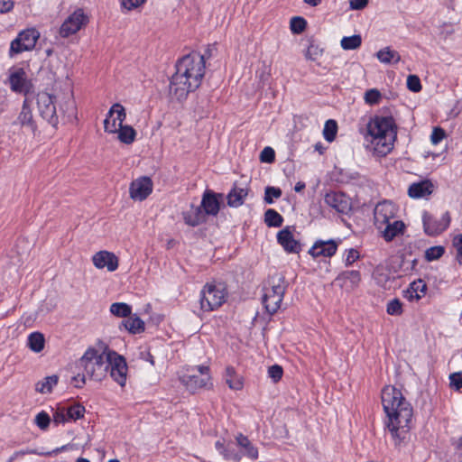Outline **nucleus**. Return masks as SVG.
Returning a JSON list of instances; mask_svg holds the SVG:
<instances>
[{
	"label": "nucleus",
	"mask_w": 462,
	"mask_h": 462,
	"mask_svg": "<svg viewBox=\"0 0 462 462\" xmlns=\"http://www.w3.org/2000/svg\"><path fill=\"white\" fill-rule=\"evenodd\" d=\"M382 236L386 242L393 241L399 235H402L405 230V225L402 220L393 219L383 225Z\"/></svg>",
	"instance_id": "nucleus-25"
},
{
	"label": "nucleus",
	"mask_w": 462,
	"mask_h": 462,
	"mask_svg": "<svg viewBox=\"0 0 462 462\" xmlns=\"http://www.w3.org/2000/svg\"><path fill=\"white\" fill-rule=\"evenodd\" d=\"M68 414L65 407L58 408L53 413V421L56 424L65 423L69 421Z\"/></svg>",
	"instance_id": "nucleus-51"
},
{
	"label": "nucleus",
	"mask_w": 462,
	"mask_h": 462,
	"mask_svg": "<svg viewBox=\"0 0 462 462\" xmlns=\"http://www.w3.org/2000/svg\"><path fill=\"white\" fill-rule=\"evenodd\" d=\"M306 187V184L303 181H298L294 187V190L296 192L302 191Z\"/></svg>",
	"instance_id": "nucleus-63"
},
{
	"label": "nucleus",
	"mask_w": 462,
	"mask_h": 462,
	"mask_svg": "<svg viewBox=\"0 0 462 462\" xmlns=\"http://www.w3.org/2000/svg\"><path fill=\"white\" fill-rule=\"evenodd\" d=\"M360 257V254L356 249L350 248L346 250L344 254V263L346 266L352 265Z\"/></svg>",
	"instance_id": "nucleus-46"
},
{
	"label": "nucleus",
	"mask_w": 462,
	"mask_h": 462,
	"mask_svg": "<svg viewBox=\"0 0 462 462\" xmlns=\"http://www.w3.org/2000/svg\"><path fill=\"white\" fill-rule=\"evenodd\" d=\"M337 132V124L335 120L329 119L325 123L323 129L324 139L328 142L335 140Z\"/></svg>",
	"instance_id": "nucleus-38"
},
{
	"label": "nucleus",
	"mask_w": 462,
	"mask_h": 462,
	"mask_svg": "<svg viewBox=\"0 0 462 462\" xmlns=\"http://www.w3.org/2000/svg\"><path fill=\"white\" fill-rule=\"evenodd\" d=\"M307 26V21L300 16H294L291 19L290 29L295 34L301 33Z\"/></svg>",
	"instance_id": "nucleus-40"
},
{
	"label": "nucleus",
	"mask_w": 462,
	"mask_h": 462,
	"mask_svg": "<svg viewBox=\"0 0 462 462\" xmlns=\"http://www.w3.org/2000/svg\"><path fill=\"white\" fill-rule=\"evenodd\" d=\"M152 191V181L149 177H141L130 184V198L134 200L143 201Z\"/></svg>",
	"instance_id": "nucleus-15"
},
{
	"label": "nucleus",
	"mask_w": 462,
	"mask_h": 462,
	"mask_svg": "<svg viewBox=\"0 0 462 462\" xmlns=\"http://www.w3.org/2000/svg\"><path fill=\"white\" fill-rule=\"evenodd\" d=\"M60 111L67 114L69 117H75L76 105L74 104V101L69 98L65 104L60 105Z\"/></svg>",
	"instance_id": "nucleus-53"
},
{
	"label": "nucleus",
	"mask_w": 462,
	"mask_h": 462,
	"mask_svg": "<svg viewBox=\"0 0 462 462\" xmlns=\"http://www.w3.org/2000/svg\"><path fill=\"white\" fill-rule=\"evenodd\" d=\"M40 38V32L35 28H28L20 32L11 42L9 56L14 57L23 51H32Z\"/></svg>",
	"instance_id": "nucleus-8"
},
{
	"label": "nucleus",
	"mask_w": 462,
	"mask_h": 462,
	"mask_svg": "<svg viewBox=\"0 0 462 462\" xmlns=\"http://www.w3.org/2000/svg\"><path fill=\"white\" fill-rule=\"evenodd\" d=\"M226 446V441H220V440H217L216 442V448L219 451L220 454H222L226 459H228V454L226 453V449L225 448Z\"/></svg>",
	"instance_id": "nucleus-61"
},
{
	"label": "nucleus",
	"mask_w": 462,
	"mask_h": 462,
	"mask_svg": "<svg viewBox=\"0 0 462 462\" xmlns=\"http://www.w3.org/2000/svg\"><path fill=\"white\" fill-rule=\"evenodd\" d=\"M206 218L200 206H191L189 210L183 212L184 222L190 226L200 225L206 221Z\"/></svg>",
	"instance_id": "nucleus-28"
},
{
	"label": "nucleus",
	"mask_w": 462,
	"mask_h": 462,
	"mask_svg": "<svg viewBox=\"0 0 462 462\" xmlns=\"http://www.w3.org/2000/svg\"><path fill=\"white\" fill-rule=\"evenodd\" d=\"M397 208L390 201H383L376 205L374 215V222L378 229H383V225L395 219Z\"/></svg>",
	"instance_id": "nucleus-14"
},
{
	"label": "nucleus",
	"mask_w": 462,
	"mask_h": 462,
	"mask_svg": "<svg viewBox=\"0 0 462 462\" xmlns=\"http://www.w3.org/2000/svg\"><path fill=\"white\" fill-rule=\"evenodd\" d=\"M210 379L209 368L206 365L193 367L180 376L181 383L191 393L211 385Z\"/></svg>",
	"instance_id": "nucleus-6"
},
{
	"label": "nucleus",
	"mask_w": 462,
	"mask_h": 462,
	"mask_svg": "<svg viewBox=\"0 0 462 462\" xmlns=\"http://www.w3.org/2000/svg\"><path fill=\"white\" fill-rule=\"evenodd\" d=\"M361 273L357 270H347L341 272L335 279V282L341 287L349 290L356 288L361 282Z\"/></svg>",
	"instance_id": "nucleus-22"
},
{
	"label": "nucleus",
	"mask_w": 462,
	"mask_h": 462,
	"mask_svg": "<svg viewBox=\"0 0 462 462\" xmlns=\"http://www.w3.org/2000/svg\"><path fill=\"white\" fill-rule=\"evenodd\" d=\"M67 448V446H62L61 448H58L51 452H47V453H39V455H43V456H51L52 454H57L58 452H60V450H65ZM31 454H38V452H36L35 450L33 449H24V450H19V451H15L9 458L8 462H13L14 461L15 459L21 457H23L25 455H31Z\"/></svg>",
	"instance_id": "nucleus-37"
},
{
	"label": "nucleus",
	"mask_w": 462,
	"mask_h": 462,
	"mask_svg": "<svg viewBox=\"0 0 462 462\" xmlns=\"http://www.w3.org/2000/svg\"><path fill=\"white\" fill-rule=\"evenodd\" d=\"M451 217L448 211H446L438 218L428 212L422 214L424 232L430 236H437L444 232L450 225Z\"/></svg>",
	"instance_id": "nucleus-10"
},
{
	"label": "nucleus",
	"mask_w": 462,
	"mask_h": 462,
	"mask_svg": "<svg viewBox=\"0 0 462 462\" xmlns=\"http://www.w3.org/2000/svg\"><path fill=\"white\" fill-rule=\"evenodd\" d=\"M14 124H18L22 128H24L32 135L36 134L37 125L33 119L32 112L27 99L23 101L22 110Z\"/></svg>",
	"instance_id": "nucleus-20"
},
{
	"label": "nucleus",
	"mask_w": 462,
	"mask_h": 462,
	"mask_svg": "<svg viewBox=\"0 0 462 462\" xmlns=\"http://www.w3.org/2000/svg\"><path fill=\"white\" fill-rule=\"evenodd\" d=\"M122 325L132 334H139L144 330V322L139 317L129 316L122 321Z\"/></svg>",
	"instance_id": "nucleus-32"
},
{
	"label": "nucleus",
	"mask_w": 462,
	"mask_h": 462,
	"mask_svg": "<svg viewBox=\"0 0 462 462\" xmlns=\"http://www.w3.org/2000/svg\"><path fill=\"white\" fill-rule=\"evenodd\" d=\"M59 383V376L52 374L46 376L35 383V391L42 394L51 393Z\"/></svg>",
	"instance_id": "nucleus-29"
},
{
	"label": "nucleus",
	"mask_w": 462,
	"mask_h": 462,
	"mask_svg": "<svg viewBox=\"0 0 462 462\" xmlns=\"http://www.w3.org/2000/svg\"><path fill=\"white\" fill-rule=\"evenodd\" d=\"M456 448L459 451H462V436L459 438V439L456 442Z\"/></svg>",
	"instance_id": "nucleus-64"
},
{
	"label": "nucleus",
	"mask_w": 462,
	"mask_h": 462,
	"mask_svg": "<svg viewBox=\"0 0 462 462\" xmlns=\"http://www.w3.org/2000/svg\"><path fill=\"white\" fill-rule=\"evenodd\" d=\"M37 106L40 116L51 125L56 127L59 124V117L53 97L46 92L39 93L37 95Z\"/></svg>",
	"instance_id": "nucleus-11"
},
{
	"label": "nucleus",
	"mask_w": 462,
	"mask_h": 462,
	"mask_svg": "<svg viewBox=\"0 0 462 462\" xmlns=\"http://www.w3.org/2000/svg\"><path fill=\"white\" fill-rule=\"evenodd\" d=\"M110 350L108 346L102 342L98 344V349L88 347L79 358V365L90 379L100 382L108 374V361L105 353Z\"/></svg>",
	"instance_id": "nucleus-4"
},
{
	"label": "nucleus",
	"mask_w": 462,
	"mask_h": 462,
	"mask_svg": "<svg viewBox=\"0 0 462 462\" xmlns=\"http://www.w3.org/2000/svg\"><path fill=\"white\" fill-rule=\"evenodd\" d=\"M341 243V240L338 239L337 241L334 239L329 240H321L319 239L315 241L313 245L309 250V254L313 258L318 257H332L337 250V247L339 244Z\"/></svg>",
	"instance_id": "nucleus-16"
},
{
	"label": "nucleus",
	"mask_w": 462,
	"mask_h": 462,
	"mask_svg": "<svg viewBox=\"0 0 462 462\" xmlns=\"http://www.w3.org/2000/svg\"><path fill=\"white\" fill-rule=\"evenodd\" d=\"M51 419L47 412L42 411L35 417V422L37 426L42 430H46L49 427Z\"/></svg>",
	"instance_id": "nucleus-50"
},
{
	"label": "nucleus",
	"mask_w": 462,
	"mask_h": 462,
	"mask_svg": "<svg viewBox=\"0 0 462 462\" xmlns=\"http://www.w3.org/2000/svg\"><path fill=\"white\" fill-rule=\"evenodd\" d=\"M264 223L268 227H280L283 223V217L275 209L268 208L264 212Z\"/></svg>",
	"instance_id": "nucleus-33"
},
{
	"label": "nucleus",
	"mask_w": 462,
	"mask_h": 462,
	"mask_svg": "<svg viewBox=\"0 0 462 462\" xmlns=\"http://www.w3.org/2000/svg\"><path fill=\"white\" fill-rule=\"evenodd\" d=\"M368 4V0H350V8L352 10H362Z\"/></svg>",
	"instance_id": "nucleus-60"
},
{
	"label": "nucleus",
	"mask_w": 462,
	"mask_h": 462,
	"mask_svg": "<svg viewBox=\"0 0 462 462\" xmlns=\"http://www.w3.org/2000/svg\"><path fill=\"white\" fill-rule=\"evenodd\" d=\"M325 202L328 206L339 213H345L349 209V203L346 196L338 192L327 193Z\"/></svg>",
	"instance_id": "nucleus-23"
},
{
	"label": "nucleus",
	"mask_w": 462,
	"mask_h": 462,
	"mask_svg": "<svg viewBox=\"0 0 462 462\" xmlns=\"http://www.w3.org/2000/svg\"><path fill=\"white\" fill-rule=\"evenodd\" d=\"M382 404L386 414L385 427L394 445L401 446L409 439L413 408L402 393L392 385L383 387Z\"/></svg>",
	"instance_id": "nucleus-1"
},
{
	"label": "nucleus",
	"mask_w": 462,
	"mask_h": 462,
	"mask_svg": "<svg viewBox=\"0 0 462 462\" xmlns=\"http://www.w3.org/2000/svg\"><path fill=\"white\" fill-rule=\"evenodd\" d=\"M146 0H122L121 5L127 11L135 9L145 3Z\"/></svg>",
	"instance_id": "nucleus-56"
},
{
	"label": "nucleus",
	"mask_w": 462,
	"mask_h": 462,
	"mask_svg": "<svg viewBox=\"0 0 462 462\" xmlns=\"http://www.w3.org/2000/svg\"><path fill=\"white\" fill-rule=\"evenodd\" d=\"M248 195L247 187L239 188L236 185L233 186V207H238L244 203V199Z\"/></svg>",
	"instance_id": "nucleus-39"
},
{
	"label": "nucleus",
	"mask_w": 462,
	"mask_h": 462,
	"mask_svg": "<svg viewBox=\"0 0 462 462\" xmlns=\"http://www.w3.org/2000/svg\"><path fill=\"white\" fill-rule=\"evenodd\" d=\"M116 133H118V139L126 144L132 143L136 135L135 130L129 125H122Z\"/></svg>",
	"instance_id": "nucleus-34"
},
{
	"label": "nucleus",
	"mask_w": 462,
	"mask_h": 462,
	"mask_svg": "<svg viewBox=\"0 0 462 462\" xmlns=\"http://www.w3.org/2000/svg\"><path fill=\"white\" fill-rule=\"evenodd\" d=\"M14 5L13 0H0V14L9 13L14 8Z\"/></svg>",
	"instance_id": "nucleus-58"
},
{
	"label": "nucleus",
	"mask_w": 462,
	"mask_h": 462,
	"mask_svg": "<svg viewBox=\"0 0 462 462\" xmlns=\"http://www.w3.org/2000/svg\"><path fill=\"white\" fill-rule=\"evenodd\" d=\"M92 262L96 268H106L108 272H114L118 268L119 260L117 256L108 251H99L92 256Z\"/></svg>",
	"instance_id": "nucleus-18"
},
{
	"label": "nucleus",
	"mask_w": 462,
	"mask_h": 462,
	"mask_svg": "<svg viewBox=\"0 0 462 462\" xmlns=\"http://www.w3.org/2000/svg\"><path fill=\"white\" fill-rule=\"evenodd\" d=\"M362 44V38L359 34H355L348 37H343L340 45L346 51H352L358 49Z\"/></svg>",
	"instance_id": "nucleus-35"
},
{
	"label": "nucleus",
	"mask_w": 462,
	"mask_h": 462,
	"mask_svg": "<svg viewBox=\"0 0 462 462\" xmlns=\"http://www.w3.org/2000/svg\"><path fill=\"white\" fill-rule=\"evenodd\" d=\"M210 56L211 51L208 48L204 54L192 52L179 60L171 79L170 95L180 101L196 90L205 74V60Z\"/></svg>",
	"instance_id": "nucleus-2"
},
{
	"label": "nucleus",
	"mask_w": 462,
	"mask_h": 462,
	"mask_svg": "<svg viewBox=\"0 0 462 462\" xmlns=\"http://www.w3.org/2000/svg\"><path fill=\"white\" fill-rule=\"evenodd\" d=\"M106 354L108 361V372L110 376L120 386H125L128 371L125 358L112 349L107 351Z\"/></svg>",
	"instance_id": "nucleus-9"
},
{
	"label": "nucleus",
	"mask_w": 462,
	"mask_h": 462,
	"mask_svg": "<svg viewBox=\"0 0 462 462\" xmlns=\"http://www.w3.org/2000/svg\"><path fill=\"white\" fill-rule=\"evenodd\" d=\"M88 23V17L81 9L75 11L61 24L60 34L66 38L79 32Z\"/></svg>",
	"instance_id": "nucleus-13"
},
{
	"label": "nucleus",
	"mask_w": 462,
	"mask_h": 462,
	"mask_svg": "<svg viewBox=\"0 0 462 462\" xmlns=\"http://www.w3.org/2000/svg\"><path fill=\"white\" fill-rule=\"evenodd\" d=\"M223 194L215 193L211 190H206L203 194L200 208L207 216H216L220 208V199H222Z\"/></svg>",
	"instance_id": "nucleus-19"
},
{
	"label": "nucleus",
	"mask_w": 462,
	"mask_h": 462,
	"mask_svg": "<svg viewBox=\"0 0 462 462\" xmlns=\"http://www.w3.org/2000/svg\"><path fill=\"white\" fill-rule=\"evenodd\" d=\"M143 359H145L146 361L150 362V364L152 365H154V359H153V356L149 353V352H145V353H141Z\"/></svg>",
	"instance_id": "nucleus-62"
},
{
	"label": "nucleus",
	"mask_w": 462,
	"mask_h": 462,
	"mask_svg": "<svg viewBox=\"0 0 462 462\" xmlns=\"http://www.w3.org/2000/svg\"><path fill=\"white\" fill-rule=\"evenodd\" d=\"M86 374H78L77 375L73 376L71 379L72 383L77 388H81L86 383Z\"/></svg>",
	"instance_id": "nucleus-59"
},
{
	"label": "nucleus",
	"mask_w": 462,
	"mask_h": 462,
	"mask_svg": "<svg viewBox=\"0 0 462 462\" xmlns=\"http://www.w3.org/2000/svg\"><path fill=\"white\" fill-rule=\"evenodd\" d=\"M450 386L457 391L462 388V372L453 373L449 375Z\"/></svg>",
	"instance_id": "nucleus-55"
},
{
	"label": "nucleus",
	"mask_w": 462,
	"mask_h": 462,
	"mask_svg": "<svg viewBox=\"0 0 462 462\" xmlns=\"http://www.w3.org/2000/svg\"><path fill=\"white\" fill-rule=\"evenodd\" d=\"M426 283L419 279L411 282L409 287L402 291V295L409 301L419 300L426 294Z\"/></svg>",
	"instance_id": "nucleus-27"
},
{
	"label": "nucleus",
	"mask_w": 462,
	"mask_h": 462,
	"mask_svg": "<svg viewBox=\"0 0 462 462\" xmlns=\"http://www.w3.org/2000/svg\"><path fill=\"white\" fill-rule=\"evenodd\" d=\"M69 420H76L83 417L85 407L81 404H75L66 408Z\"/></svg>",
	"instance_id": "nucleus-43"
},
{
	"label": "nucleus",
	"mask_w": 462,
	"mask_h": 462,
	"mask_svg": "<svg viewBox=\"0 0 462 462\" xmlns=\"http://www.w3.org/2000/svg\"><path fill=\"white\" fill-rule=\"evenodd\" d=\"M287 288L284 276L275 273L269 277L263 291L262 303L270 315L275 314L281 308Z\"/></svg>",
	"instance_id": "nucleus-5"
},
{
	"label": "nucleus",
	"mask_w": 462,
	"mask_h": 462,
	"mask_svg": "<svg viewBox=\"0 0 462 462\" xmlns=\"http://www.w3.org/2000/svg\"><path fill=\"white\" fill-rule=\"evenodd\" d=\"M386 312L392 316H400L402 314V303L399 299L390 300L386 307Z\"/></svg>",
	"instance_id": "nucleus-44"
},
{
	"label": "nucleus",
	"mask_w": 462,
	"mask_h": 462,
	"mask_svg": "<svg viewBox=\"0 0 462 462\" xmlns=\"http://www.w3.org/2000/svg\"><path fill=\"white\" fill-rule=\"evenodd\" d=\"M446 137V133L441 127H435L430 135V141L433 144H438Z\"/></svg>",
	"instance_id": "nucleus-54"
},
{
	"label": "nucleus",
	"mask_w": 462,
	"mask_h": 462,
	"mask_svg": "<svg viewBox=\"0 0 462 462\" xmlns=\"http://www.w3.org/2000/svg\"><path fill=\"white\" fill-rule=\"evenodd\" d=\"M236 443L238 448V452L236 454H233V460L239 461L242 457H246L251 460L258 458V449L248 437L239 433L236 437Z\"/></svg>",
	"instance_id": "nucleus-17"
},
{
	"label": "nucleus",
	"mask_w": 462,
	"mask_h": 462,
	"mask_svg": "<svg viewBox=\"0 0 462 462\" xmlns=\"http://www.w3.org/2000/svg\"><path fill=\"white\" fill-rule=\"evenodd\" d=\"M445 253V248L441 245L431 246L425 251V259L432 262L439 259Z\"/></svg>",
	"instance_id": "nucleus-42"
},
{
	"label": "nucleus",
	"mask_w": 462,
	"mask_h": 462,
	"mask_svg": "<svg viewBox=\"0 0 462 462\" xmlns=\"http://www.w3.org/2000/svg\"><path fill=\"white\" fill-rule=\"evenodd\" d=\"M110 312L120 318H128L131 315L132 308L124 302H116L110 306Z\"/></svg>",
	"instance_id": "nucleus-36"
},
{
	"label": "nucleus",
	"mask_w": 462,
	"mask_h": 462,
	"mask_svg": "<svg viewBox=\"0 0 462 462\" xmlns=\"http://www.w3.org/2000/svg\"><path fill=\"white\" fill-rule=\"evenodd\" d=\"M126 118L125 107L119 104H114L108 111L106 118L104 120V128L107 133L115 134L119 127H122Z\"/></svg>",
	"instance_id": "nucleus-12"
},
{
	"label": "nucleus",
	"mask_w": 462,
	"mask_h": 462,
	"mask_svg": "<svg viewBox=\"0 0 462 462\" xmlns=\"http://www.w3.org/2000/svg\"><path fill=\"white\" fill-rule=\"evenodd\" d=\"M45 345V338L41 332H32L28 336L27 346L29 348L35 352L40 353Z\"/></svg>",
	"instance_id": "nucleus-31"
},
{
	"label": "nucleus",
	"mask_w": 462,
	"mask_h": 462,
	"mask_svg": "<svg viewBox=\"0 0 462 462\" xmlns=\"http://www.w3.org/2000/svg\"><path fill=\"white\" fill-rule=\"evenodd\" d=\"M292 226H286L277 234V242L287 253L297 254L300 251V245L291 231Z\"/></svg>",
	"instance_id": "nucleus-21"
},
{
	"label": "nucleus",
	"mask_w": 462,
	"mask_h": 462,
	"mask_svg": "<svg viewBox=\"0 0 462 462\" xmlns=\"http://www.w3.org/2000/svg\"><path fill=\"white\" fill-rule=\"evenodd\" d=\"M322 54V50L319 46L310 44L305 51V58L309 60H317Z\"/></svg>",
	"instance_id": "nucleus-47"
},
{
	"label": "nucleus",
	"mask_w": 462,
	"mask_h": 462,
	"mask_svg": "<svg viewBox=\"0 0 462 462\" xmlns=\"http://www.w3.org/2000/svg\"><path fill=\"white\" fill-rule=\"evenodd\" d=\"M275 160V152L272 147H264L260 153L262 162L272 163Z\"/></svg>",
	"instance_id": "nucleus-49"
},
{
	"label": "nucleus",
	"mask_w": 462,
	"mask_h": 462,
	"mask_svg": "<svg viewBox=\"0 0 462 462\" xmlns=\"http://www.w3.org/2000/svg\"><path fill=\"white\" fill-rule=\"evenodd\" d=\"M283 374V370L281 365H273L268 369V375L273 379L274 383L279 382Z\"/></svg>",
	"instance_id": "nucleus-52"
},
{
	"label": "nucleus",
	"mask_w": 462,
	"mask_h": 462,
	"mask_svg": "<svg viewBox=\"0 0 462 462\" xmlns=\"http://www.w3.org/2000/svg\"><path fill=\"white\" fill-rule=\"evenodd\" d=\"M381 97L382 95L379 90L376 88H371L365 93L364 98L366 104L375 105L379 103Z\"/></svg>",
	"instance_id": "nucleus-45"
},
{
	"label": "nucleus",
	"mask_w": 462,
	"mask_h": 462,
	"mask_svg": "<svg viewBox=\"0 0 462 462\" xmlns=\"http://www.w3.org/2000/svg\"><path fill=\"white\" fill-rule=\"evenodd\" d=\"M434 186L429 180L414 182L408 189V195L413 199H420L430 195Z\"/></svg>",
	"instance_id": "nucleus-24"
},
{
	"label": "nucleus",
	"mask_w": 462,
	"mask_h": 462,
	"mask_svg": "<svg viewBox=\"0 0 462 462\" xmlns=\"http://www.w3.org/2000/svg\"><path fill=\"white\" fill-rule=\"evenodd\" d=\"M453 245L457 249V260L462 265V235L455 237Z\"/></svg>",
	"instance_id": "nucleus-57"
},
{
	"label": "nucleus",
	"mask_w": 462,
	"mask_h": 462,
	"mask_svg": "<svg viewBox=\"0 0 462 462\" xmlns=\"http://www.w3.org/2000/svg\"><path fill=\"white\" fill-rule=\"evenodd\" d=\"M282 189L280 188H276V187H273V186H268L265 188V190H264V202L266 204H273V199H280L282 197Z\"/></svg>",
	"instance_id": "nucleus-41"
},
{
	"label": "nucleus",
	"mask_w": 462,
	"mask_h": 462,
	"mask_svg": "<svg viewBox=\"0 0 462 462\" xmlns=\"http://www.w3.org/2000/svg\"><path fill=\"white\" fill-rule=\"evenodd\" d=\"M407 88L412 92H419L421 90L420 79L416 75H409L407 78Z\"/></svg>",
	"instance_id": "nucleus-48"
},
{
	"label": "nucleus",
	"mask_w": 462,
	"mask_h": 462,
	"mask_svg": "<svg viewBox=\"0 0 462 462\" xmlns=\"http://www.w3.org/2000/svg\"><path fill=\"white\" fill-rule=\"evenodd\" d=\"M26 72L23 69H16L10 73V88L14 92L22 93L27 90Z\"/></svg>",
	"instance_id": "nucleus-26"
},
{
	"label": "nucleus",
	"mask_w": 462,
	"mask_h": 462,
	"mask_svg": "<svg viewBox=\"0 0 462 462\" xmlns=\"http://www.w3.org/2000/svg\"><path fill=\"white\" fill-rule=\"evenodd\" d=\"M376 57L384 64L398 63L401 60V56L398 51L392 50L390 47H385L378 51Z\"/></svg>",
	"instance_id": "nucleus-30"
},
{
	"label": "nucleus",
	"mask_w": 462,
	"mask_h": 462,
	"mask_svg": "<svg viewBox=\"0 0 462 462\" xmlns=\"http://www.w3.org/2000/svg\"><path fill=\"white\" fill-rule=\"evenodd\" d=\"M367 130L377 154L384 156L393 150L397 126L392 116H375L368 123Z\"/></svg>",
	"instance_id": "nucleus-3"
},
{
	"label": "nucleus",
	"mask_w": 462,
	"mask_h": 462,
	"mask_svg": "<svg viewBox=\"0 0 462 462\" xmlns=\"http://www.w3.org/2000/svg\"><path fill=\"white\" fill-rule=\"evenodd\" d=\"M223 284H207L200 292V308L203 311H212L225 301L226 293Z\"/></svg>",
	"instance_id": "nucleus-7"
}]
</instances>
